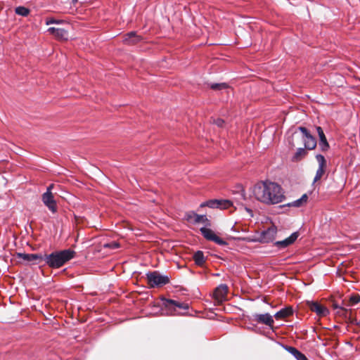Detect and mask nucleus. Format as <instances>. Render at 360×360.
<instances>
[{"mask_svg":"<svg viewBox=\"0 0 360 360\" xmlns=\"http://www.w3.org/2000/svg\"><path fill=\"white\" fill-rule=\"evenodd\" d=\"M75 255V252L70 249L55 251L49 255L44 254L42 255L41 265H47L52 269H58L72 259Z\"/></svg>","mask_w":360,"mask_h":360,"instance_id":"1","label":"nucleus"},{"mask_svg":"<svg viewBox=\"0 0 360 360\" xmlns=\"http://www.w3.org/2000/svg\"><path fill=\"white\" fill-rule=\"evenodd\" d=\"M270 181H260L256 184L252 188V194L254 197L259 202L268 205L269 200L271 199L268 195V191H274L273 187L269 186Z\"/></svg>","mask_w":360,"mask_h":360,"instance_id":"2","label":"nucleus"},{"mask_svg":"<svg viewBox=\"0 0 360 360\" xmlns=\"http://www.w3.org/2000/svg\"><path fill=\"white\" fill-rule=\"evenodd\" d=\"M148 285L150 288H160L170 281L169 277L162 275L159 271H149L146 274Z\"/></svg>","mask_w":360,"mask_h":360,"instance_id":"3","label":"nucleus"},{"mask_svg":"<svg viewBox=\"0 0 360 360\" xmlns=\"http://www.w3.org/2000/svg\"><path fill=\"white\" fill-rule=\"evenodd\" d=\"M162 305L167 309L170 315L181 314L177 309L188 310L189 304L186 302H180L171 299L162 298Z\"/></svg>","mask_w":360,"mask_h":360,"instance_id":"4","label":"nucleus"},{"mask_svg":"<svg viewBox=\"0 0 360 360\" xmlns=\"http://www.w3.org/2000/svg\"><path fill=\"white\" fill-rule=\"evenodd\" d=\"M269 186L273 187L275 192L271 191H268V195H269L271 198L269 200L268 205H274L281 202L285 198L284 193L281 186L278 184L271 181L269 182Z\"/></svg>","mask_w":360,"mask_h":360,"instance_id":"5","label":"nucleus"},{"mask_svg":"<svg viewBox=\"0 0 360 360\" xmlns=\"http://www.w3.org/2000/svg\"><path fill=\"white\" fill-rule=\"evenodd\" d=\"M298 130L302 134V139L304 148L307 150H313L316 146V139L310 134L308 129L304 127H299Z\"/></svg>","mask_w":360,"mask_h":360,"instance_id":"6","label":"nucleus"},{"mask_svg":"<svg viewBox=\"0 0 360 360\" xmlns=\"http://www.w3.org/2000/svg\"><path fill=\"white\" fill-rule=\"evenodd\" d=\"M200 206L222 210L232 207L233 202L229 200H210L202 203Z\"/></svg>","mask_w":360,"mask_h":360,"instance_id":"7","label":"nucleus"},{"mask_svg":"<svg viewBox=\"0 0 360 360\" xmlns=\"http://www.w3.org/2000/svg\"><path fill=\"white\" fill-rule=\"evenodd\" d=\"M200 231L201 234L203 236V237L207 239V240L213 241L215 243L219 245H227V243L217 236L214 232L208 228L206 227H202L200 229Z\"/></svg>","mask_w":360,"mask_h":360,"instance_id":"8","label":"nucleus"},{"mask_svg":"<svg viewBox=\"0 0 360 360\" xmlns=\"http://www.w3.org/2000/svg\"><path fill=\"white\" fill-rule=\"evenodd\" d=\"M41 200L44 205L52 212L56 213L58 211V207L56 201L54 199V196L52 192H45L41 195Z\"/></svg>","mask_w":360,"mask_h":360,"instance_id":"9","label":"nucleus"},{"mask_svg":"<svg viewBox=\"0 0 360 360\" xmlns=\"http://www.w3.org/2000/svg\"><path fill=\"white\" fill-rule=\"evenodd\" d=\"M277 233V228L276 226L272 225L266 230L263 231L260 234L259 240L262 243L272 242L276 237Z\"/></svg>","mask_w":360,"mask_h":360,"instance_id":"10","label":"nucleus"},{"mask_svg":"<svg viewBox=\"0 0 360 360\" xmlns=\"http://www.w3.org/2000/svg\"><path fill=\"white\" fill-rule=\"evenodd\" d=\"M316 159L319 163V168L314 179V183L318 181L322 178L325 174L326 168V160L323 155L321 154L316 155Z\"/></svg>","mask_w":360,"mask_h":360,"instance_id":"11","label":"nucleus"},{"mask_svg":"<svg viewBox=\"0 0 360 360\" xmlns=\"http://www.w3.org/2000/svg\"><path fill=\"white\" fill-rule=\"evenodd\" d=\"M17 257L22 259L27 262H32L34 264H42V255L41 254H27V253H17Z\"/></svg>","mask_w":360,"mask_h":360,"instance_id":"12","label":"nucleus"},{"mask_svg":"<svg viewBox=\"0 0 360 360\" xmlns=\"http://www.w3.org/2000/svg\"><path fill=\"white\" fill-rule=\"evenodd\" d=\"M228 286L226 284H221L217 288H215L213 296L214 298L218 302H222L223 301L226 300V295L228 293Z\"/></svg>","mask_w":360,"mask_h":360,"instance_id":"13","label":"nucleus"},{"mask_svg":"<svg viewBox=\"0 0 360 360\" xmlns=\"http://www.w3.org/2000/svg\"><path fill=\"white\" fill-rule=\"evenodd\" d=\"M310 310L315 312L319 316H326L329 310L324 306L316 302H311L308 304Z\"/></svg>","mask_w":360,"mask_h":360,"instance_id":"14","label":"nucleus"},{"mask_svg":"<svg viewBox=\"0 0 360 360\" xmlns=\"http://www.w3.org/2000/svg\"><path fill=\"white\" fill-rule=\"evenodd\" d=\"M253 321H257L259 323H263L269 326H272L274 323V319L269 314H254Z\"/></svg>","mask_w":360,"mask_h":360,"instance_id":"15","label":"nucleus"},{"mask_svg":"<svg viewBox=\"0 0 360 360\" xmlns=\"http://www.w3.org/2000/svg\"><path fill=\"white\" fill-rule=\"evenodd\" d=\"M299 233L298 232L292 233L288 238L285 240L276 241L275 243V245L279 248H285L291 244H292L298 238Z\"/></svg>","mask_w":360,"mask_h":360,"instance_id":"16","label":"nucleus"},{"mask_svg":"<svg viewBox=\"0 0 360 360\" xmlns=\"http://www.w3.org/2000/svg\"><path fill=\"white\" fill-rule=\"evenodd\" d=\"M316 131L319 136V148L322 151H327L329 148V144L325 136V134L321 127H316Z\"/></svg>","mask_w":360,"mask_h":360,"instance_id":"17","label":"nucleus"},{"mask_svg":"<svg viewBox=\"0 0 360 360\" xmlns=\"http://www.w3.org/2000/svg\"><path fill=\"white\" fill-rule=\"evenodd\" d=\"M48 32L54 35V37L58 40H67L68 33V32L62 28L49 27Z\"/></svg>","mask_w":360,"mask_h":360,"instance_id":"18","label":"nucleus"},{"mask_svg":"<svg viewBox=\"0 0 360 360\" xmlns=\"http://www.w3.org/2000/svg\"><path fill=\"white\" fill-rule=\"evenodd\" d=\"M141 40V37L136 35L135 32L126 34L123 37V42L129 45L136 44Z\"/></svg>","mask_w":360,"mask_h":360,"instance_id":"19","label":"nucleus"},{"mask_svg":"<svg viewBox=\"0 0 360 360\" xmlns=\"http://www.w3.org/2000/svg\"><path fill=\"white\" fill-rule=\"evenodd\" d=\"M285 349L290 353L297 360H308L307 356L297 349L295 347L291 346H285Z\"/></svg>","mask_w":360,"mask_h":360,"instance_id":"20","label":"nucleus"},{"mask_svg":"<svg viewBox=\"0 0 360 360\" xmlns=\"http://www.w3.org/2000/svg\"><path fill=\"white\" fill-rule=\"evenodd\" d=\"M292 313H293V310H292V307H288L283 308V309H281L280 311H278V312H276V314L274 315V317L277 320L283 319L285 318H287V317L291 316L292 314Z\"/></svg>","mask_w":360,"mask_h":360,"instance_id":"21","label":"nucleus"},{"mask_svg":"<svg viewBox=\"0 0 360 360\" xmlns=\"http://www.w3.org/2000/svg\"><path fill=\"white\" fill-rule=\"evenodd\" d=\"M344 302H342V305H340L337 302H333L332 304V307L334 309H337V314L341 316L342 317L347 318L349 313V309L346 307H343Z\"/></svg>","mask_w":360,"mask_h":360,"instance_id":"22","label":"nucleus"},{"mask_svg":"<svg viewBox=\"0 0 360 360\" xmlns=\"http://www.w3.org/2000/svg\"><path fill=\"white\" fill-rule=\"evenodd\" d=\"M307 201H308V195H307V194L305 193V194L302 195V196L300 198H299L292 202L288 203L287 206L300 207L305 205L307 204Z\"/></svg>","mask_w":360,"mask_h":360,"instance_id":"23","label":"nucleus"},{"mask_svg":"<svg viewBox=\"0 0 360 360\" xmlns=\"http://www.w3.org/2000/svg\"><path fill=\"white\" fill-rule=\"evenodd\" d=\"M193 259L195 263L198 266H202L205 262V259L204 257V254L202 251H197L193 255Z\"/></svg>","mask_w":360,"mask_h":360,"instance_id":"24","label":"nucleus"},{"mask_svg":"<svg viewBox=\"0 0 360 360\" xmlns=\"http://www.w3.org/2000/svg\"><path fill=\"white\" fill-rule=\"evenodd\" d=\"M307 155V151L305 148H300L297 150L294 156L292 157L293 161H300Z\"/></svg>","mask_w":360,"mask_h":360,"instance_id":"25","label":"nucleus"},{"mask_svg":"<svg viewBox=\"0 0 360 360\" xmlns=\"http://www.w3.org/2000/svg\"><path fill=\"white\" fill-rule=\"evenodd\" d=\"M15 12L18 15L26 17L30 14V11L29 8H27L25 6H18L15 8Z\"/></svg>","mask_w":360,"mask_h":360,"instance_id":"26","label":"nucleus"},{"mask_svg":"<svg viewBox=\"0 0 360 360\" xmlns=\"http://www.w3.org/2000/svg\"><path fill=\"white\" fill-rule=\"evenodd\" d=\"M193 216V222L195 224L198 223H206L208 222L209 220L207 219V217L205 215H199L195 213V214H192Z\"/></svg>","mask_w":360,"mask_h":360,"instance_id":"27","label":"nucleus"},{"mask_svg":"<svg viewBox=\"0 0 360 360\" xmlns=\"http://www.w3.org/2000/svg\"><path fill=\"white\" fill-rule=\"evenodd\" d=\"M360 302V295L358 294L352 295L349 300V303L346 306H352L358 304Z\"/></svg>","mask_w":360,"mask_h":360,"instance_id":"28","label":"nucleus"},{"mask_svg":"<svg viewBox=\"0 0 360 360\" xmlns=\"http://www.w3.org/2000/svg\"><path fill=\"white\" fill-rule=\"evenodd\" d=\"M103 247L105 248L117 249L120 248V243L115 241H112L110 243H105Z\"/></svg>","mask_w":360,"mask_h":360,"instance_id":"29","label":"nucleus"},{"mask_svg":"<svg viewBox=\"0 0 360 360\" xmlns=\"http://www.w3.org/2000/svg\"><path fill=\"white\" fill-rule=\"evenodd\" d=\"M210 87L213 90H220L222 89H225L227 87V85L225 83H221V84H212L210 85Z\"/></svg>","mask_w":360,"mask_h":360,"instance_id":"30","label":"nucleus"},{"mask_svg":"<svg viewBox=\"0 0 360 360\" xmlns=\"http://www.w3.org/2000/svg\"><path fill=\"white\" fill-rule=\"evenodd\" d=\"M213 123L215 124L217 126L221 127L224 123V121L222 119L217 118L213 120Z\"/></svg>","mask_w":360,"mask_h":360,"instance_id":"31","label":"nucleus"},{"mask_svg":"<svg viewBox=\"0 0 360 360\" xmlns=\"http://www.w3.org/2000/svg\"><path fill=\"white\" fill-rule=\"evenodd\" d=\"M192 214H195V212H188L186 214V218L188 221H193V216Z\"/></svg>","mask_w":360,"mask_h":360,"instance_id":"32","label":"nucleus"},{"mask_svg":"<svg viewBox=\"0 0 360 360\" xmlns=\"http://www.w3.org/2000/svg\"><path fill=\"white\" fill-rule=\"evenodd\" d=\"M58 21H57V20H54L53 18H51V19H49V20H46V25H50V24L58 23Z\"/></svg>","mask_w":360,"mask_h":360,"instance_id":"33","label":"nucleus"},{"mask_svg":"<svg viewBox=\"0 0 360 360\" xmlns=\"http://www.w3.org/2000/svg\"><path fill=\"white\" fill-rule=\"evenodd\" d=\"M53 184H51L49 185L47 188H46V192H51L53 188Z\"/></svg>","mask_w":360,"mask_h":360,"instance_id":"34","label":"nucleus"},{"mask_svg":"<svg viewBox=\"0 0 360 360\" xmlns=\"http://www.w3.org/2000/svg\"><path fill=\"white\" fill-rule=\"evenodd\" d=\"M249 212H252V210L250 209H246Z\"/></svg>","mask_w":360,"mask_h":360,"instance_id":"35","label":"nucleus"}]
</instances>
